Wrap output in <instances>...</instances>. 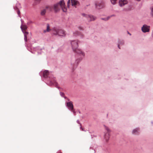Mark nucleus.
<instances>
[{"label":"nucleus","instance_id":"nucleus-1","mask_svg":"<svg viewBox=\"0 0 153 153\" xmlns=\"http://www.w3.org/2000/svg\"><path fill=\"white\" fill-rule=\"evenodd\" d=\"M79 41L78 40H74L71 41V45L72 49L74 51L80 54H81L83 56H84V53L80 50L77 48L79 46Z\"/></svg>","mask_w":153,"mask_h":153},{"label":"nucleus","instance_id":"nucleus-2","mask_svg":"<svg viewBox=\"0 0 153 153\" xmlns=\"http://www.w3.org/2000/svg\"><path fill=\"white\" fill-rule=\"evenodd\" d=\"M61 8L63 12L67 11V8L65 7V3L63 0H61L59 3L55 4L53 6V9L56 12L59 11Z\"/></svg>","mask_w":153,"mask_h":153},{"label":"nucleus","instance_id":"nucleus-3","mask_svg":"<svg viewBox=\"0 0 153 153\" xmlns=\"http://www.w3.org/2000/svg\"><path fill=\"white\" fill-rule=\"evenodd\" d=\"M53 33L54 35H58L59 36H65V32L63 30L54 28L53 30Z\"/></svg>","mask_w":153,"mask_h":153},{"label":"nucleus","instance_id":"nucleus-4","mask_svg":"<svg viewBox=\"0 0 153 153\" xmlns=\"http://www.w3.org/2000/svg\"><path fill=\"white\" fill-rule=\"evenodd\" d=\"M70 0H68V7L69 6V4L70 3ZM71 4L72 6L75 7H76L77 6L79 5V2L76 0H71Z\"/></svg>","mask_w":153,"mask_h":153},{"label":"nucleus","instance_id":"nucleus-5","mask_svg":"<svg viewBox=\"0 0 153 153\" xmlns=\"http://www.w3.org/2000/svg\"><path fill=\"white\" fill-rule=\"evenodd\" d=\"M150 26L146 25H144L141 27V30L143 33L148 32L150 31Z\"/></svg>","mask_w":153,"mask_h":153},{"label":"nucleus","instance_id":"nucleus-6","mask_svg":"<svg viewBox=\"0 0 153 153\" xmlns=\"http://www.w3.org/2000/svg\"><path fill=\"white\" fill-rule=\"evenodd\" d=\"M82 15L83 16L86 17L88 21H94L95 20L96 18V17L94 16H93L88 15L85 13H83Z\"/></svg>","mask_w":153,"mask_h":153},{"label":"nucleus","instance_id":"nucleus-7","mask_svg":"<svg viewBox=\"0 0 153 153\" xmlns=\"http://www.w3.org/2000/svg\"><path fill=\"white\" fill-rule=\"evenodd\" d=\"M105 128L106 130H107V132L105 134V139L106 141L108 142L109 138V133L110 132V130L106 126L105 127Z\"/></svg>","mask_w":153,"mask_h":153},{"label":"nucleus","instance_id":"nucleus-8","mask_svg":"<svg viewBox=\"0 0 153 153\" xmlns=\"http://www.w3.org/2000/svg\"><path fill=\"white\" fill-rule=\"evenodd\" d=\"M67 106L68 107L69 109L72 111L74 113L75 112L74 110L73 105L72 102L71 101L69 102H68L67 103Z\"/></svg>","mask_w":153,"mask_h":153},{"label":"nucleus","instance_id":"nucleus-9","mask_svg":"<svg viewBox=\"0 0 153 153\" xmlns=\"http://www.w3.org/2000/svg\"><path fill=\"white\" fill-rule=\"evenodd\" d=\"M128 3L127 0H120L119 1V4L120 6H123Z\"/></svg>","mask_w":153,"mask_h":153},{"label":"nucleus","instance_id":"nucleus-10","mask_svg":"<svg viewBox=\"0 0 153 153\" xmlns=\"http://www.w3.org/2000/svg\"><path fill=\"white\" fill-rule=\"evenodd\" d=\"M96 8L98 9H100L104 7V5L103 3H98L95 4Z\"/></svg>","mask_w":153,"mask_h":153},{"label":"nucleus","instance_id":"nucleus-11","mask_svg":"<svg viewBox=\"0 0 153 153\" xmlns=\"http://www.w3.org/2000/svg\"><path fill=\"white\" fill-rule=\"evenodd\" d=\"M51 29L50 28V26L48 24H47V28L46 30H43V32L45 33L47 32H49Z\"/></svg>","mask_w":153,"mask_h":153},{"label":"nucleus","instance_id":"nucleus-12","mask_svg":"<svg viewBox=\"0 0 153 153\" xmlns=\"http://www.w3.org/2000/svg\"><path fill=\"white\" fill-rule=\"evenodd\" d=\"M21 29L22 31H25L27 28V26L25 25H22L21 26Z\"/></svg>","mask_w":153,"mask_h":153},{"label":"nucleus","instance_id":"nucleus-13","mask_svg":"<svg viewBox=\"0 0 153 153\" xmlns=\"http://www.w3.org/2000/svg\"><path fill=\"white\" fill-rule=\"evenodd\" d=\"M53 6H47L46 7L45 9L49 11H51L53 9Z\"/></svg>","mask_w":153,"mask_h":153},{"label":"nucleus","instance_id":"nucleus-14","mask_svg":"<svg viewBox=\"0 0 153 153\" xmlns=\"http://www.w3.org/2000/svg\"><path fill=\"white\" fill-rule=\"evenodd\" d=\"M49 74V72L48 71L45 70L43 72V76L45 78H46Z\"/></svg>","mask_w":153,"mask_h":153},{"label":"nucleus","instance_id":"nucleus-15","mask_svg":"<svg viewBox=\"0 0 153 153\" xmlns=\"http://www.w3.org/2000/svg\"><path fill=\"white\" fill-rule=\"evenodd\" d=\"M115 15H112L111 16H108L106 18H101V19L105 21H107L112 16H114Z\"/></svg>","mask_w":153,"mask_h":153},{"label":"nucleus","instance_id":"nucleus-16","mask_svg":"<svg viewBox=\"0 0 153 153\" xmlns=\"http://www.w3.org/2000/svg\"><path fill=\"white\" fill-rule=\"evenodd\" d=\"M139 130V128H137L134 129L132 131V133L134 134H136L137 133L138 131Z\"/></svg>","mask_w":153,"mask_h":153},{"label":"nucleus","instance_id":"nucleus-17","mask_svg":"<svg viewBox=\"0 0 153 153\" xmlns=\"http://www.w3.org/2000/svg\"><path fill=\"white\" fill-rule=\"evenodd\" d=\"M81 34V33L77 31H75L73 33V35L74 36H77Z\"/></svg>","mask_w":153,"mask_h":153},{"label":"nucleus","instance_id":"nucleus-18","mask_svg":"<svg viewBox=\"0 0 153 153\" xmlns=\"http://www.w3.org/2000/svg\"><path fill=\"white\" fill-rule=\"evenodd\" d=\"M46 10L45 9L42 10L41 12V15L42 16L44 15L46 13Z\"/></svg>","mask_w":153,"mask_h":153},{"label":"nucleus","instance_id":"nucleus-19","mask_svg":"<svg viewBox=\"0 0 153 153\" xmlns=\"http://www.w3.org/2000/svg\"><path fill=\"white\" fill-rule=\"evenodd\" d=\"M150 9L151 10V14L153 16V6L151 7Z\"/></svg>","mask_w":153,"mask_h":153},{"label":"nucleus","instance_id":"nucleus-20","mask_svg":"<svg viewBox=\"0 0 153 153\" xmlns=\"http://www.w3.org/2000/svg\"><path fill=\"white\" fill-rule=\"evenodd\" d=\"M111 1L112 4H114L116 3V1L117 0H110Z\"/></svg>","mask_w":153,"mask_h":153},{"label":"nucleus","instance_id":"nucleus-21","mask_svg":"<svg viewBox=\"0 0 153 153\" xmlns=\"http://www.w3.org/2000/svg\"><path fill=\"white\" fill-rule=\"evenodd\" d=\"M23 33H24V36H27V34H28V33L26 30L22 31Z\"/></svg>","mask_w":153,"mask_h":153},{"label":"nucleus","instance_id":"nucleus-22","mask_svg":"<svg viewBox=\"0 0 153 153\" xmlns=\"http://www.w3.org/2000/svg\"><path fill=\"white\" fill-rule=\"evenodd\" d=\"M24 39L26 42L27 41V36H24Z\"/></svg>","mask_w":153,"mask_h":153},{"label":"nucleus","instance_id":"nucleus-23","mask_svg":"<svg viewBox=\"0 0 153 153\" xmlns=\"http://www.w3.org/2000/svg\"><path fill=\"white\" fill-rule=\"evenodd\" d=\"M60 94L61 95L62 97H63L64 96V94L63 93L61 92L60 93Z\"/></svg>","mask_w":153,"mask_h":153},{"label":"nucleus","instance_id":"nucleus-24","mask_svg":"<svg viewBox=\"0 0 153 153\" xmlns=\"http://www.w3.org/2000/svg\"><path fill=\"white\" fill-rule=\"evenodd\" d=\"M17 13L19 15L20 14V12L19 11H18L17 12Z\"/></svg>","mask_w":153,"mask_h":153},{"label":"nucleus","instance_id":"nucleus-25","mask_svg":"<svg viewBox=\"0 0 153 153\" xmlns=\"http://www.w3.org/2000/svg\"><path fill=\"white\" fill-rule=\"evenodd\" d=\"M120 44H119L118 45V48H119V49H120V48L119 47V46H120Z\"/></svg>","mask_w":153,"mask_h":153},{"label":"nucleus","instance_id":"nucleus-26","mask_svg":"<svg viewBox=\"0 0 153 153\" xmlns=\"http://www.w3.org/2000/svg\"><path fill=\"white\" fill-rule=\"evenodd\" d=\"M53 84H54V83H55V84L56 85V82L55 81H54V82H52Z\"/></svg>","mask_w":153,"mask_h":153},{"label":"nucleus","instance_id":"nucleus-27","mask_svg":"<svg viewBox=\"0 0 153 153\" xmlns=\"http://www.w3.org/2000/svg\"><path fill=\"white\" fill-rule=\"evenodd\" d=\"M81 129H82V131H83V128H82L81 127Z\"/></svg>","mask_w":153,"mask_h":153},{"label":"nucleus","instance_id":"nucleus-28","mask_svg":"<svg viewBox=\"0 0 153 153\" xmlns=\"http://www.w3.org/2000/svg\"><path fill=\"white\" fill-rule=\"evenodd\" d=\"M37 1H40L41 0H36Z\"/></svg>","mask_w":153,"mask_h":153},{"label":"nucleus","instance_id":"nucleus-29","mask_svg":"<svg viewBox=\"0 0 153 153\" xmlns=\"http://www.w3.org/2000/svg\"><path fill=\"white\" fill-rule=\"evenodd\" d=\"M128 33L130 35H131V34L130 33H129V32H128Z\"/></svg>","mask_w":153,"mask_h":153},{"label":"nucleus","instance_id":"nucleus-30","mask_svg":"<svg viewBox=\"0 0 153 153\" xmlns=\"http://www.w3.org/2000/svg\"><path fill=\"white\" fill-rule=\"evenodd\" d=\"M61 153V152H59V153Z\"/></svg>","mask_w":153,"mask_h":153}]
</instances>
